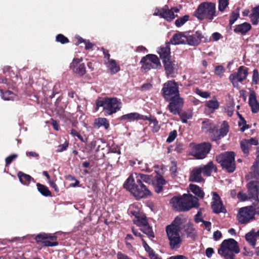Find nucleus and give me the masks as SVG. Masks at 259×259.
I'll use <instances>...</instances> for the list:
<instances>
[{"mask_svg": "<svg viewBox=\"0 0 259 259\" xmlns=\"http://www.w3.org/2000/svg\"><path fill=\"white\" fill-rule=\"evenodd\" d=\"M169 44V43L168 42L161 46L157 51L162 61L170 58V50Z\"/></svg>", "mask_w": 259, "mask_h": 259, "instance_id": "nucleus-24", "label": "nucleus"}, {"mask_svg": "<svg viewBox=\"0 0 259 259\" xmlns=\"http://www.w3.org/2000/svg\"><path fill=\"white\" fill-rule=\"evenodd\" d=\"M140 181L137 180L136 183H134V179L133 176H131L123 184L124 188L137 199L146 197L150 193L149 189Z\"/></svg>", "mask_w": 259, "mask_h": 259, "instance_id": "nucleus-2", "label": "nucleus"}, {"mask_svg": "<svg viewBox=\"0 0 259 259\" xmlns=\"http://www.w3.org/2000/svg\"><path fill=\"white\" fill-rule=\"evenodd\" d=\"M138 219L140 225H142V227L148 225L147 221L145 217H137Z\"/></svg>", "mask_w": 259, "mask_h": 259, "instance_id": "nucleus-62", "label": "nucleus"}, {"mask_svg": "<svg viewBox=\"0 0 259 259\" xmlns=\"http://www.w3.org/2000/svg\"><path fill=\"white\" fill-rule=\"evenodd\" d=\"M188 40L186 41V44L190 46H197L201 41L202 38H204L205 42H209L211 41L210 38H207L202 35L199 32H196L195 34L192 35L187 36Z\"/></svg>", "mask_w": 259, "mask_h": 259, "instance_id": "nucleus-19", "label": "nucleus"}, {"mask_svg": "<svg viewBox=\"0 0 259 259\" xmlns=\"http://www.w3.org/2000/svg\"><path fill=\"white\" fill-rule=\"evenodd\" d=\"M26 155L28 157H35L36 159L39 158V155L35 152L33 151H30V152H26Z\"/></svg>", "mask_w": 259, "mask_h": 259, "instance_id": "nucleus-63", "label": "nucleus"}, {"mask_svg": "<svg viewBox=\"0 0 259 259\" xmlns=\"http://www.w3.org/2000/svg\"><path fill=\"white\" fill-rule=\"evenodd\" d=\"M259 183L257 181H251L247 184L249 198L254 199L257 203L259 202Z\"/></svg>", "mask_w": 259, "mask_h": 259, "instance_id": "nucleus-17", "label": "nucleus"}, {"mask_svg": "<svg viewBox=\"0 0 259 259\" xmlns=\"http://www.w3.org/2000/svg\"><path fill=\"white\" fill-rule=\"evenodd\" d=\"M246 241L253 247H255L256 237L254 230H251L245 235Z\"/></svg>", "mask_w": 259, "mask_h": 259, "instance_id": "nucleus-35", "label": "nucleus"}, {"mask_svg": "<svg viewBox=\"0 0 259 259\" xmlns=\"http://www.w3.org/2000/svg\"><path fill=\"white\" fill-rule=\"evenodd\" d=\"M200 167L202 169L203 175L206 176H210L212 170L215 172L217 171V166L212 161L209 162L206 165Z\"/></svg>", "mask_w": 259, "mask_h": 259, "instance_id": "nucleus-27", "label": "nucleus"}, {"mask_svg": "<svg viewBox=\"0 0 259 259\" xmlns=\"http://www.w3.org/2000/svg\"><path fill=\"white\" fill-rule=\"evenodd\" d=\"M235 156L234 152H225L216 156L215 160L221 165L223 169L231 173L234 171L236 168Z\"/></svg>", "mask_w": 259, "mask_h": 259, "instance_id": "nucleus-5", "label": "nucleus"}, {"mask_svg": "<svg viewBox=\"0 0 259 259\" xmlns=\"http://www.w3.org/2000/svg\"><path fill=\"white\" fill-rule=\"evenodd\" d=\"M202 169L200 166L196 167L192 170L189 176V181L191 182H201L204 179L201 176Z\"/></svg>", "mask_w": 259, "mask_h": 259, "instance_id": "nucleus-25", "label": "nucleus"}, {"mask_svg": "<svg viewBox=\"0 0 259 259\" xmlns=\"http://www.w3.org/2000/svg\"><path fill=\"white\" fill-rule=\"evenodd\" d=\"M121 103L117 98H98V108L103 107L108 115L116 113L121 108Z\"/></svg>", "mask_w": 259, "mask_h": 259, "instance_id": "nucleus-6", "label": "nucleus"}, {"mask_svg": "<svg viewBox=\"0 0 259 259\" xmlns=\"http://www.w3.org/2000/svg\"><path fill=\"white\" fill-rule=\"evenodd\" d=\"M182 200L181 196H174L170 200V203L172 205V207L174 209L180 211H184V210L181 208H178V207L183 206V202Z\"/></svg>", "mask_w": 259, "mask_h": 259, "instance_id": "nucleus-31", "label": "nucleus"}, {"mask_svg": "<svg viewBox=\"0 0 259 259\" xmlns=\"http://www.w3.org/2000/svg\"><path fill=\"white\" fill-rule=\"evenodd\" d=\"M237 114L239 117V121L238 122V125L239 126L242 127H240V131L242 132H243L246 129L248 128L249 126L246 123V121L243 118V117L242 116L241 114H240L238 112H237Z\"/></svg>", "mask_w": 259, "mask_h": 259, "instance_id": "nucleus-43", "label": "nucleus"}, {"mask_svg": "<svg viewBox=\"0 0 259 259\" xmlns=\"http://www.w3.org/2000/svg\"><path fill=\"white\" fill-rule=\"evenodd\" d=\"M36 186L38 192L43 196L45 197H51L52 193L49 190V188L45 185L40 183H37Z\"/></svg>", "mask_w": 259, "mask_h": 259, "instance_id": "nucleus-36", "label": "nucleus"}, {"mask_svg": "<svg viewBox=\"0 0 259 259\" xmlns=\"http://www.w3.org/2000/svg\"><path fill=\"white\" fill-rule=\"evenodd\" d=\"M148 119H144V120H149L150 122V125L153 128V131L157 132L160 127L158 124V122L155 118H151L150 116H147Z\"/></svg>", "mask_w": 259, "mask_h": 259, "instance_id": "nucleus-42", "label": "nucleus"}, {"mask_svg": "<svg viewBox=\"0 0 259 259\" xmlns=\"http://www.w3.org/2000/svg\"><path fill=\"white\" fill-rule=\"evenodd\" d=\"M204 106L205 113L209 114L213 113L219 108L220 103L215 97H213L211 99L206 101Z\"/></svg>", "mask_w": 259, "mask_h": 259, "instance_id": "nucleus-20", "label": "nucleus"}, {"mask_svg": "<svg viewBox=\"0 0 259 259\" xmlns=\"http://www.w3.org/2000/svg\"><path fill=\"white\" fill-rule=\"evenodd\" d=\"M247 74V68L243 66H240L237 72L230 75L229 78L234 87H237L238 82H241L245 79Z\"/></svg>", "mask_w": 259, "mask_h": 259, "instance_id": "nucleus-14", "label": "nucleus"}, {"mask_svg": "<svg viewBox=\"0 0 259 259\" xmlns=\"http://www.w3.org/2000/svg\"><path fill=\"white\" fill-rule=\"evenodd\" d=\"M141 230L147 235L149 237H154V235L152 230V228L148 225L143 226Z\"/></svg>", "mask_w": 259, "mask_h": 259, "instance_id": "nucleus-45", "label": "nucleus"}, {"mask_svg": "<svg viewBox=\"0 0 259 259\" xmlns=\"http://www.w3.org/2000/svg\"><path fill=\"white\" fill-rule=\"evenodd\" d=\"M179 10L178 8H174L169 10L167 6H165L162 8H156L154 15L160 16L167 21H170L175 18V13H178Z\"/></svg>", "mask_w": 259, "mask_h": 259, "instance_id": "nucleus-10", "label": "nucleus"}, {"mask_svg": "<svg viewBox=\"0 0 259 259\" xmlns=\"http://www.w3.org/2000/svg\"><path fill=\"white\" fill-rule=\"evenodd\" d=\"M156 184H157L158 185H164L166 184L165 180L161 176H159L156 177Z\"/></svg>", "mask_w": 259, "mask_h": 259, "instance_id": "nucleus-60", "label": "nucleus"}, {"mask_svg": "<svg viewBox=\"0 0 259 259\" xmlns=\"http://www.w3.org/2000/svg\"><path fill=\"white\" fill-rule=\"evenodd\" d=\"M229 131V125L227 122L224 121L221 125V127L219 131V136L218 138L212 137V140L217 141L221 138L224 137L227 135Z\"/></svg>", "mask_w": 259, "mask_h": 259, "instance_id": "nucleus-33", "label": "nucleus"}, {"mask_svg": "<svg viewBox=\"0 0 259 259\" xmlns=\"http://www.w3.org/2000/svg\"><path fill=\"white\" fill-rule=\"evenodd\" d=\"M212 194L211 207L213 211L215 213H226V210L222 203L220 197L216 192H213Z\"/></svg>", "mask_w": 259, "mask_h": 259, "instance_id": "nucleus-16", "label": "nucleus"}, {"mask_svg": "<svg viewBox=\"0 0 259 259\" xmlns=\"http://www.w3.org/2000/svg\"><path fill=\"white\" fill-rule=\"evenodd\" d=\"M162 62L167 75L171 74L175 70H177L178 64L175 61L171 60L170 58Z\"/></svg>", "mask_w": 259, "mask_h": 259, "instance_id": "nucleus-23", "label": "nucleus"}, {"mask_svg": "<svg viewBox=\"0 0 259 259\" xmlns=\"http://www.w3.org/2000/svg\"><path fill=\"white\" fill-rule=\"evenodd\" d=\"M142 68L145 71L151 69H158L161 67V64L158 58L155 55L149 54L142 58L141 60Z\"/></svg>", "mask_w": 259, "mask_h": 259, "instance_id": "nucleus-8", "label": "nucleus"}, {"mask_svg": "<svg viewBox=\"0 0 259 259\" xmlns=\"http://www.w3.org/2000/svg\"><path fill=\"white\" fill-rule=\"evenodd\" d=\"M137 180H141L140 181L142 183L144 182L147 183H150L151 182V177L144 174H139L137 177Z\"/></svg>", "mask_w": 259, "mask_h": 259, "instance_id": "nucleus-48", "label": "nucleus"}, {"mask_svg": "<svg viewBox=\"0 0 259 259\" xmlns=\"http://www.w3.org/2000/svg\"><path fill=\"white\" fill-rule=\"evenodd\" d=\"M215 126L209 121H204L202 122V128L206 132H210L214 130Z\"/></svg>", "mask_w": 259, "mask_h": 259, "instance_id": "nucleus-44", "label": "nucleus"}, {"mask_svg": "<svg viewBox=\"0 0 259 259\" xmlns=\"http://www.w3.org/2000/svg\"><path fill=\"white\" fill-rule=\"evenodd\" d=\"M100 126H104L106 130L108 128L109 123L106 118H98V127Z\"/></svg>", "mask_w": 259, "mask_h": 259, "instance_id": "nucleus-47", "label": "nucleus"}, {"mask_svg": "<svg viewBox=\"0 0 259 259\" xmlns=\"http://www.w3.org/2000/svg\"><path fill=\"white\" fill-rule=\"evenodd\" d=\"M259 81V74L258 71L256 69H254L253 71L252 75V83L256 84Z\"/></svg>", "mask_w": 259, "mask_h": 259, "instance_id": "nucleus-58", "label": "nucleus"}, {"mask_svg": "<svg viewBox=\"0 0 259 259\" xmlns=\"http://www.w3.org/2000/svg\"><path fill=\"white\" fill-rule=\"evenodd\" d=\"M189 188L190 190L196 195L200 197L201 198H203L204 193L201 190L200 188L198 186L194 184H190L189 185Z\"/></svg>", "mask_w": 259, "mask_h": 259, "instance_id": "nucleus-38", "label": "nucleus"}, {"mask_svg": "<svg viewBox=\"0 0 259 259\" xmlns=\"http://www.w3.org/2000/svg\"><path fill=\"white\" fill-rule=\"evenodd\" d=\"M82 58H75L70 64V68L76 74L82 76L85 73V64L82 62Z\"/></svg>", "mask_w": 259, "mask_h": 259, "instance_id": "nucleus-15", "label": "nucleus"}, {"mask_svg": "<svg viewBox=\"0 0 259 259\" xmlns=\"http://www.w3.org/2000/svg\"><path fill=\"white\" fill-rule=\"evenodd\" d=\"M251 28V25L248 23H244L243 24L237 25L234 29L236 32L245 34Z\"/></svg>", "mask_w": 259, "mask_h": 259, "instance_id": "nucleus-34", "label": "nucleus"}, {"mask_svg": "<svg viewBox=\"0 0 259 259\" xmlns=\"http://www.w3.org/2000/svg\"><path fill=\"white\" fill-rule=\"evenodd\" d=\"M183 202V206L178 208L184 210V211H187L193 207L198 206V198L190 194H185L181 196Z\"/></svg>", "mask_w": 259, "mask_h": 259, "instance_id": "nucleus-13", "label": "nucleus"}, {"mask_svg": "<svg viewBox=\"0 0 259 259\" xmlns=\"http://www.w3.org/2000/svg\"><path fill=\"white\" fill-rule=\"evenodd\" d=\"M143 245L145 249V250L148 252L149 256H150V254H154L153 250L148 246L146 241L142 239Z\"/></svg>", "mask_w": 259, "mask_h": 259, "instance_id": "nucleus-59", "label": "nucleus"}, {"mask_svg": "<svg viewBox=\"0 0 259 259\" xmlns=\"http://www.w3.org/2000/svg\"><path fill=\"white\" fill-rule=\"evenodd\" d=\"M75 41V45L78 46L80 44H83L85 46V49L87 50L92 49L94 45L91 43L89 40L84 39L79 35H76L74 37Z\"/></svg>", "mask_w": 259, "mask_h": 259, "instance_id": "nucleus-29", "label": "nucleus"}, {"mask_svg": "<svg viewBox=\"0 0 259 259\" xmlns=\"http://www.w3.org/2000/svg\"><path fill=\"white\" fill-rule=\"evenodd\" d=\"M195 15L199 20L212 21L217 16L215 4L211 2L200 4L195 12Z\"/></svg>", "mask_w": 259, "mask_h": 259, "instance_id": "nucleus-3", "label": "nucleus"}, {"mask_svg": "<svg viewBox=\"0 0 259 259\" xmlns=\"http://www.w3.org/2000/svg\"><path fill=\"white\" fill-rule=\"evenodd\" d=\"M219 1V10L223 12L228 7L229 5L228 0H218Z\"/></svg>", "mask_w": 259, "mask_h": 259, "instance_id": "nucleus-50", "label": "nucleus"}, {"mask_svg": "<svg viewBox=\"0 0 259 259\" xmlns=\"http://www.w3.org/2000/svg\"><path fill=\"white\" fill-rule=\"evenodd\" d=\"M163 97L166 100L169 101L179 96L178 83L174 80L165 82L162 90Z\"/></svg>", "mask_w": 259, "mask_h": 259, "instance_id": "nucleus-7", "label": "nucleus"}, {"mask_svg": "<svg viewBox=\"0 0 259 259\" xmlns=\"http://www.w3.org/2000/svg\"><path fill=\"white\" fill-rule=\"evenodd\" d=\"M184 228L188 237L193 239L195 238L196 233L195 229L190 223L183 225V220L180 217H176L172 223L166 228V232L168 237L169 244L172 249L179 247L182 243L180 232Z\"/></svg>", "mask_w": 259, "mask_h": 259, "instance_id": "nucleus-1", "label": "nucleus"}, {"mask_svg": "<svg viewBox=\"0 0 259 259\" xmlns=\"http://www.w3.org/2000/svg\"><path fill=\"white\" fill-rule=\"evenodd\" d=\"M37 243H42L45 246L53 247L57 246L59 242L57 241V236L47 233H40L34 238Z\"/></svg>", "mask_w": 259, "mask_h": 259, "instance_id": "nucleus-9", "label": "nucleus"}, {"mask_svg": "<svg viewBox=\"0 0 259 259\" xmlns=\"http://www.w3.org/2000/svg\"><path fill=\"white\" fill-rule=\"evenodd\" d=\"M239 252L238 243L232 238L224 240L218 249V253L226 259H234L235 254Z\"/></svg>", "mask_w": 259, "mask_h": 259, "instance_id": "nucleus-4", "label": "nucleus"}, {"mask_svg": "<svg viewBox=\"0 0 259 259\" xmlns=\"http://www.w3.org/2000/svg\"><path fill=\"white\" fill-rule=\"evenodd\" d=\"M120 119L122 120L131 121L135 120H144V119H148V118L147 116L142 115L138 113L134 112L123 115L120 117Z\"/></svg>", "mask_w": 259, "mask_h": 259, "instance_id": "nucleus-26", "label": "nucleus"}, {"mask_svg": "<svg viewBox=\"0 0 259 259\" xmlns=\"http://www.w3.org/2000/svg\"><path fill=\"white\" fill-rule=\"evenodd\" d=\"M1 91V96L3 100L9 101L13 100L15 98V95L11 91H6L3 92Z\"/></svg>", "mask_w": 259, "mask_h": 259, "instance_id": "nucleus-41", "label": "nucleus"}, {"mask_svg": "<svg viewBox=\"0 0 259 259\" xmlns=\"http://www.w3.org/2000/svg\"><path fill=\"white\" fill-rule=\"evenodd\" d=\"M20 182L25 185H29L31 180H33V178L30 175L26 174L22 171H19L17 174Z\"/></svg>", "mask_w": 259, "mask_h": 259, "instance_id": "nucleus-30", "label": "nucleus"}, {"mask_svg": "<svg viewBox=\"0 0 259 259\" xmlns=\"http://www.w3.org/2000/svg\"><path fill=\"white\" fill-rule=\"evenodd\" d=\"M187 40V35L183 32H178L172 36L169 43L175 45L185 44Z\"/></svg>", "mask_w": 259, "mask_h": 259, "instance_id": "nucleus-22", "label": "nucleus"}, {"mask_svg": "<svg viewBox=\"0 0 259 259\" xmlns=\"http://www.w3.org/2000/svg\"><path fill=\"white\" fill-rule=\"evenodd\" d=\"M56 40L57 42L61 44H66L69 42L68 39L64 36L63 34H58L56 37Z\"/></svg>", "mask_w": 259, "mask_h": 259, "instance_id": "nucleus-51", "label": "nucleus"}, {"mask_svg": "<svg viewBox=\"0 0 259 259\" xmlns=\"http://www.w3.org/2000/svg\"><path fill=\"white\" fill-rule=\"evenodd\" d=\"M177 133L176 130H174L170 132L168 138H167L166 141L168 143H171L176 139L177 137Z\"/></svg>", "mask_w": 259, "mask_h": 259, "instance_id": "nucleus-56", "label": "nucleus"}, {"mask_svg": "<svg viewBox=\"0 0 259 259\" xmlns=\"http://www.w3.org/2000/svg\"><path fill=\"white\" fill-rule=\"evenodd\" d=\"M17 157L18 155L17 154H12L6 157L5 159L6 166H8Z\"/></svg>", "mask_w": 259, "mask_h": 259, "instance_id": "nucleus-53", "label": "nucleus"}, {"mask_svg": "<svg viewBox=\"0 0 259 259\" xmlns=\"http://www.w3.org/2000/svg\"><path fill=\"white\" fill-rule=\"evenodd\" d=\"M104 55V61L108 71L111 74H115L120 71L119 65L114 59H110V54L107 50L102 49Z\"/></svg>", "mask_w": 259, "mask_h": 259, "instance_id": "nucleus-12", "label": "nucleus"}, {"mask_svg": "<svg viewBox=\"0 0 259 259\" xmlns=\"http://www.w3.org/2000/svg\"><path fill=\"white\" fill-rule=\"evenodd\" d=\"M192 155L197 159L204 158L209 153L210 147H194Z\"/></svg>", "mask_w": 259, "mask_h": 259, "instance_id": "nucleus-21", "label": "nucleus"}, {"mask_svg": "<svg viewBox=\"0 0 259 259\" xmlns=\"http://www.w3.org/2000/svg\"><path fill=\"white\" fill-rule=\"evenodd\" d=\"M257 144L258 141L256 138L243 139L240 142V146H255L257 145Z\"/></svg>", "mask_w": 259, "mask_h": 259, "instance_id": "nucleus-40", "label": "nucleus"}, {"mask_svg": "<svg viewBox=\"0 0 259 259\" xmlns=\"http://www.w3.org/2000/svg\"><path fill=\"white\" fill-rule=\"evenodd\" d=\"M239 15V11L237 10L232 12L230 19V24L231 25L233 24L235 22V21L238 19Z\"/></svg>", "mask_w": 259, "mask_h": 259, "instance_id": "nucleus-52", "label": "nucleus"}, {"mask_svg": "<svg viewBox=\"0 0 259 259\" xmlns=\"http://www.w3.org/2000/svg\"><path fill=\"white\" fill-rule=\"evenodd\" d=\"M254 208L252 206H247L239 209L237 218L239 222L242 224L248 223L254 219Z\"/></svg>", "mask_w": 259, "mask_h": 259, "instance_id": "nucleus-11", "label": "nucleus"}, {"mask_svg": "<svg viewBox=\"0 0 259 259\" xmlns=\"http://www.w3.org/2000/svg\"><path fill=\"white\" fill-rule=\"evenodd\" d=\"M213 239L215 240H218L222 237V233L220 231H216L213 233Z\"/></svg>", "mask_w": 259, "mask_h": 259, "instance_id": "nucleus-64", "label": "nucleus"}, {"mask_svg": "<svg viewBox=\"0 0 259 259\" xmlns=\"http://www.w3.org/2000/svg\"><path fill=\"white\" fill-rule=\"evenodd\" d=\"M238 198L242 201H245L246 200L251 199V198H249V195H246V194H243L242 193H239L237 195Z\"/></svg>", "mask_w": 259, "mask_h": 259, "instance_id": "nucleus-61", "label": "nucleus"}, {"mask_svg": "<svg viewBox=\"0 0 259 259\" xmlns=\"http://www.w3.org/2000/svg\"><path fill=\"white\" fill-rule=\"evenodd\" d=\"M249 104L251 108L253 113H256L259 110V104L257 102L255 95L254 93L250 94L249 98Z\"/></svg>", "mask_w": 259, "mask_h": 259, "instance_id": "nucleus-28", "label": "nucleus"}, {"mask_svg": "<svg viewBox=\"0 0 259 259\" xmlns=\"http://www.w3.org/2000/svg\"><path fill=\"white\" fill-rule=\"evenodd\" d=\"M225 70V68L223 66H217L215 68V74L219 77H221L223 76Z\"/></svg>", "mask_w": 259, "mask_h": 259, "instance_id": "nucleus-55", "label": "nucleus"}, {"mask_svg": "<svg viewBox=\"0 0 259 259\" xmlns=\"http://www.w3.org/2000/svg\"><path fill=\"white\" fill-rule=\"evenodd\" d=\"M192 112L188 111L182 113L181 115L182 120L183 122L186 123L188 119H190L192 117Z\"/></svg>", "mask_w": 259, "mask_h": 259, "instance_id": "nucleus-49", "label": "nucleus"}, {"mask_svg": "<svg viewBox=\"0 0 259 259\" xmlns=\"http://www.w3.org/2000/svg\"><path fill=\"white\" fill-rule=\"evenodd\" d=\"M250 18L253 24L256 25L258 23L259 19V6L253 9L252 14L250 15Z\"/></svg>", "mask_w": 259, "mask_h": 259, "instance_id": "nucleus-39", "label": "nucleus"}, {"mask_svg": "<svg viewBox=\"0 0 259 259\" xmlns=\"http://www.w3.org/2000/svg\"><path fill=\"white\" fill-rule=\"evenodd\" d=\"M196 93L197 95L204 98H208L210 96V94L209 92H204L199 89L196 90Z\"/></svg>", "mask_w": 259, "mask_h": 259, "instance_id": "nucleus-57", "label": "nucleus"}, {"mask_svg": "<svg viewBox=\"0 0 259 259\" xmlns=\"http://www.w3.org/2000/svg\"><path fill=\"white\" fill-rule=\"evenodd\" d=\"M250 174L252 178L256 180L259 179V154L257 155L255 161L251 167Z\"/></svg>", "mask_w": 259, "mask_h": 259, "instance_id": "nucleus-32", "label": "nucleus"}, {"mask_svg": "<svg viewBox=\"0 0 259 259\" xmlns=\"http://www.w3.org/2000/svg\"><path fill=\"white\" fill-rule=\"evenodd\" d=\"M189 16L185 15L180 18L177 19L175 21V24L177 27H181L184 25L189 19Z\"/></svg>", "mask_w": 259, "mask_h": 259, "instance_id": "nucleus-46", "label": "nucleus"}, {"mask_svg": "<svg viewBox=\"0 0 259 259\" xmlns=\"http://www.w3.org/2000/svg\"><path fill=\"white\" fill-rule=\"evenodd\" d=\"M71 134L74 136L77 137L80 141L84 142L87 139L85 137L81 136L79 133H78L76 131L72 130L71 131Z\"/></svg>", "mask_w": 259, "mask_h": 259, "instance_id": "nucleus-54", "label": "nucleus"}, {"mask_svg": "<svg viewBox=\"0 0 259 259\" xmlns=\"http://www.w3.org/2000/svg\"><path fill=\"white\" fill-rule=\"evenodd\" d=\"M168 101H170L168 105L170 111L174 114H179L184 103L183 99L179 96Z\"/></svg>", "mask_w": 259, "mask_h": 259, "instance_id": "nucleus-18", "label": "nucleus"}, {"mask_svg": "<svg viewBox=\"0 0 259 259\" xmlns=\"http://www.w3.org/2000/svg\"><path fill=\"white\" fill-rule=\"evenodd\" d=\"M235 104L234 101L231 100L229 101L224 106L225 112L229 116H231L234 112Z\"/></svg>", "mask_w": 259, "mask_h": 259, "instance_id": "nucleus-37", "label": "nucleus"}]
</instances>
